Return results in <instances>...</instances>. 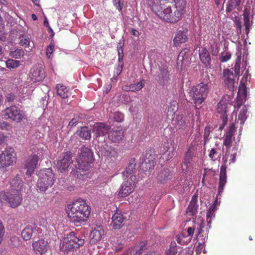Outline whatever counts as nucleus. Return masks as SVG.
<instances>
[{
	"label": "nucleus",
	"instance_id": "1",
	"mask_svg": "<svg viewBox=\"0 0 255 255\" xmlns=\"http://www.w3.org/2000/svg\"><path fill=\"white\" fill-rule=\"evenodd\" d=\"M68 216L70 221L74 223H81L89 218L91 213V207L86 201L79 198L68 207Z\"/></svg>",
	"mask_w": 255,
	"mask_h": 255
},
{
	"label": "nucleus",
	"instance_id": "2",
	"mask_svg": "<svg viewBox=\"0 0 255 255\" xmlns=\"http://www.w3.org/2000/svg\"><path fill=\"white\" fill-rule=\"evenodd\" d=\"M209 91L208 84L204 82L200 83L191 88L189 94L196 108L201 107V105L206 99Z\"/></svg>",
	"mask_w": 255,
	"mask_h": 255
},
{
	"label": "nucleus",
	"instance_id": "3",
	"mask_svg": "<svg viewBox=\"0 0 255 255\" xmlns=\"http://www.w3.org/2000/svg\"><path fill=\"white\" fill-rule=\"evenodd\" d=\"M185 12V7L174 4L171 5L165 10V13L162 14L161 20L170 23H175L179 21Z\"/></svg>",
	"mask_w": 255,
	"mask_h": 255
},
{
	"label": "nucleus",
	"instance_id": "4",
	"mask_svg": "<svg viewBox=\"0 0 255 255\" xmlns=\"http://www.w3.org/2000/svg\"><path fill=\"white\" fill-rule=\"evenodd\" d=\"M94 161L93 153L92 151L85 146H83L81 152L76 158L77 169L82 171H88L90 164Z\"/></svg>",
	"mask_w": 255,
	"mask_h": 255
},
{
	"label": "nucleus",
	"instance_id": "5",
	"mask_svg": "<svg viewBox=\"0 0 255 255\" xmlns=\"http://www.w3.org/2000/svg\"><path fill=\"white\" fill-rule=\"evenodd\" d=\"M55 180L54 174L50 169H46L41 173L38 181L37 187L40 191L45 192L49 188L51 187Z\"/></svg>",
	"mask_w": 255,
	"mask_h": 255
},
{
	"label": "nucleus",
	"instance_id": "6",
	"mask_svg": "<svg viewBox=\"0 0 255 255\" xmlns=\"http://www.w3.org/2000/svg\"><path fill=\"white\" fill-rule=\"evenodd\" d=\"M21 192L16 191H5L0 192V202L6 201L8 203L10 206L13 208L20 206L22 201V195Z\"/></svg>",
	"mask_w": 255,
	"mask_h": 255
},
{
	"label": "nucleus",
	"instance_id": "7",
	"mask_svg": "<svg viewBox=\"0 0 255 255\" xmlns=\"http://www.w3.org/2000/svg\"><path fill=\"white\" fill-rule=\"evenodd\" d=\"M16 153L14 149L8 147L0 154V168H6L16 162Z\"/></svg>",
	"mask_w": 255,
	"mask_h": 255
},
{
	"label": "nucleus",
	"instance_id": "8",
	"mask_svg": "<svg viewBox=\"0 0 255 255\" xmlns=\"http://www.w3.org/2000/svg\"><path fill=\"white\" fill-rule=\"evenodd\" d=\"M3 115L6 117L7 119H10L17 123L26 119L25 113L14 105L6 108L3 111Z\"/></svg>",
	"mask_w": 255,
	"mask_h": 255
},
{
	"label": "nucleus",
	"instance_id": "9",
	"mask_svg": "<svg viewBox=\"0 0 255 255\" xmlns=\"http://www.w3.org/2000/svg\"><path fill=\"white\" fill-rule=\"evenodd\" d=\"M136 180V176L132 175L126 181L123 182L119 191L118 195L121 197H125L132 193L135 187Z\"/></svg>",
	"mask_w": 255,
	"mask_h": 255
},
{
	"label": "nucleus",
	"instance_id": "10",
	"mask_svg": "<svg viewBox=\"0 0 255 255\" xmlns=\"http://www.w3.org/2000/svg\"><path fill=\"white\" fill-rule=\"evenodd\" d=\"M149 5L152 11L161 19L162 14L165 13V10L171 5L168 4V2H166L164 0H159L156 2H150Z\"/></svg>",
	"mask_w": 255,
	"mask_h": 255
},
{
	"label": "nucleus",
	"instance_id": "11",
	"mask_svg": "<svg viewBox=\"0 0 255 255\" xmlns=\"http://www.w3.org/2000/svg\"><path fill=\"white\" fill-rule=\"evenodd\" d=\"M42 229L38 227L35 223L29 224L22 230L21 232V237L25 241H29L31 239L32 235L37 236L41 234Z\"/></svg>",
	"mask_w": 255,
	"mask_h": 255
},
{
	"label": "nucleus",
	"instance_id": "12",
	"mask_svg": "<svg viewBox=\"0 0 255 255\" xmlns=\"http://www.w3.org/2000/svg\"><path fill=\"white\" fill-rule=\"evenodd\" d=\"M32 249L36 255H44L50 248V246L47 240L39 239L33 241L32 243Z\"/></svg>",
	"mask_w": 255,
	"mask_h": 255
},
{
	"label": "nucleus",
	"instance_id": "13",
	"mask_svg": "<svg viewBox=\"0 0 255 255\" xmlns=\"http://www.w3.org/2000/svg\"><path fill=\"white\" fill-rule=\"evenodd\" d=\"M72 153L70 151L64 153L62 158L57 162L56 167L60 172L66 171L70 165L73 163Z\"/></svg>",
	"mask_w": 255,
	"mask_h": 255
},
{
	"label": "nucleus",
	"instance_id": "14",
	"mask_svg": "<svg viewBox=\"0 0 255 255\" xmlns=\"http://www.w3.org/2000/svg\"><path fill=\"white\" fill-rule=\"evenodd\" d=\"M155 154L151 150L146 151L145 158L140 165L142 170L146 171L153 169L155 165Z\"/></svg>",
	"mask_w": 255,
	"mask_h": 255
},
{
	"label": "nucleus",
	"instance_id": "15",
	"mask_svg": "<svg viewBox=\"0 0 255 255\" xmlns=\"http://www.w3.org/2000/svg\"><path fill=\"white\" fill-rule=\"evenodd\" d=\"M227 159L223 158V164L221 165L220 168V173L219 177V181L218 188V194H221L223 190L224 187L227 182V166L226 163Z\"/></svg>",
	"mask_w": 255,
	"mask_h": 255
},
{
	"label": "nucleus",
	"instance_id": "16",
	"mask_svg": "<svg viewBox=\"0 0 255 255\" xmlns=\"http://www.w3.org/2000/svg\"><path fill=\"white\" fill-rule=\"evenodd\" d=\"M225 85L230 91H234L235 84V76L233 71L229 69H224L222 77Z\"/></svg>",
	"mask_w": 255,
	"mask_h": 255
},
{
	"label": "nucleus",
	"instance_id": "17",
	"mask_svg": "<svg viewBox=\"0 0 255 255\" xmlns=\"http://www.w3.org/2000/svg\"><path fill=\"white\" fill-rule=\"evenodd\" d=\"M39 159V156L36 154H32L28 157L24 164V168L27 169L26 175L31 176L34 172Z\"/></svg>",
	"mask_w": 255,
	"mask_h": 255
},
{
	"label": "nucleus",
	"instance_id": "18",
	"mask_svg": "<svg viewBox=\"0 0 255 255\" xmlns=\"http://www.w3.org/2000/svg\"><path fill=\"white\" fill-rule=\"evenodd\" d=\"M157 82L161 85H167L170 80L169 72L167 66L160 67L156 76Z\"/></svg>",
	"mask_w": 255,
	"mask_h": 255
},
{
	"label": "nucleus",
	"instance_id": "19",
	"mask_svg": "<svg viewBox=\"0 0 255 255\" xmlns=\"http://www.w3.org/2000/svg\"><path fill=\"white\" fill-rule=\"evenodd\" d=\"M125 218L119 210L113 215L112 218L111 226L115 230H119L124 225Z\"/></svg>",
	"mask_w": 255,
	"mask_h": 255
},
{
	"label": "nucleus",
	"instance_id": "20",
	"mask_svg": "<svg viewBox=\"0 0 255 255\" xmlns=\"http://www.w3.org/2000/svg\"><path fill=\"white\" fill-rule=\"evenodd\" d=\"M189 54V50L184 49L179 54L177 59V68L182 70L184 68L188 63V56Z\"/></svg>",
	"mask_w": 255,
	"mask_h": 255
},
{
	"label": "nucleus",
	"instance_id": "21",
	"mask_svg": "<svg viewBox=\"0 0 255 255\" xmlns=\"http://www.w3.org/2000/svg\"><path fill=\"white\" fill-rule=\"evenodd\" d=\"M31 80L33 82L42 81L45 77L44 69L39 66L33 67L31 70Z\"/></svg>",
	"mask_w": 255,
	"mask_h": 255
},
{
	"label": "nucleus",
	"instance_id": "22",
	"mask_svg": "<svg viewBox=\"0 0 255 255\" xmlns=\"http://www.w3.org/2000/svg\"><path fill=\"white\" fill-rule=\"evenodd\" d=\"M124 130L121 127L113 128L109 133V138L113 142H118L124 137Z\"/></svg>",
	"mask_w": 255,
	"mask_h": 255
},
{
	"label": "nucleus",
	"instance_id": "23",
	"mask_svg": "<svg viewBox=\"0 0 255 255\" xmlns=\"http://www.w3.org/2000/svg\"><path fill=\"white\" fill-rule=\"evenodd\" d=\"M197 154L195 151V148L192 145L190 146L187 151L186 152L183 161L182 169L183 170H186L189 168V165L191 163V161L193 157Z\"/></svg>",
	"mask_w": 255,
	"mask_h": 255
},
{
	"label": "nucleus",
	"instance_id": "24",
	"mask_svg": "<svg viewBox=\"0 0 255 255\" xmlns=\"http://www.w3.org/2000/svg\"><path fill=\"white\" fill-rule=\"evenodd\" d=\"M110 129V127L109 126L100 123L94 126L93 128V131L96 134L97 136H104L108 133Z\"/></svg>",
	"mask_w": 255,
	"mask_h": 255
},
{
	"label": "nucleus",
	"instance_id": "25",
	"mask_svg": "<svg viewBox=\"0 0 255 255\" xmlns=\"http://www.w3.org/2000/svg\"><path fill=\"white\" fill-rule=\"evenodd\" d=\"M200 59L206 67L210 66L211 64V58L209 52L206 48L202 47L199 51Z\"/></svg>",
	"mask_w": 255,
	"mask_h": 255
},
{
	"label": "nucleus",
	"instance_id": "26",
	"mask_svg": "<svg viewBox=\"0 0 255 255\" xmlns=\"http://www.w3.org/2000/svg\"><path fill=\"white\" fill-rule=\"evenodd\" d=\"M71 237L70 232L65 237L63 238L62 242L61 243L60 245L61 251L65 252H68L74 249V246L72 244L73 242L71 240L70 241V239Z\"/></svg>",
	"mask_w": 255,
	"mask_h": 255
},
{
	"label": "nucleus",
	"instance_id": "27",
	"mask_svg": "<svg viewBox=\"0 0 255 255\" xmlns=\"http://www.w3.org/2000/svg\"><path fill=\"white\" fill-rule=\"evenodd\" d=\"M10 185L11 191L21 192L22 191L24 184L20 176L17 175L11 179Z\"/></svg>",
	"mask_w": 255,
	"mask_h": 255
},
{
	"label": "nucleus",
	"instance_id": "28",
	"mask_svg": "<svg viewBox=\"0 0 255 255\" xmlns=\"http://www.w3.org/2000/svg\"><path fill=\"white\" fill-rule=\"evenodd\" d=\"M172 172L169 169H166L160 171L157 178L159 182L164 184L172 179Z\"/></svg>",
	"mask_w": 255,
	"mask_h": 255
},
{
	"label": "nucleus",
	"instance_id": "29",
	"mask_svg": "<svg viewBox=\"0 0 255 255\" xmlns=\"http://www.w3.org/2000/svg\"><path fill=\"white\" fill-rule=\"evenodd\" d=\"M103 234L104 230L100 227L92 230L90 235V242L95 244L99 242L102 239Z\"/></svg>",
	"mask_w": 255,
	"mask_h": 255
},
{
	"label": "nucleus",
	"instance_id": "30",
	"mask_svg": "<svg viewBox=\"0 0 255 255\" xmlns=\"http://www.w3.org/2000/svg\"><path fill=\"white\" fill-rule=\"evenodd\" d=\"M187 39L186 32L181 30L178 31L173 39L174 45L178 46L179 44L185 42Z\"/></svg>",
	"mask_w": 255,
	"mask_h": 255
},
{
	"label": "nucleus",
	"instance_id": "31",
	"mask_svg": "<svg viewBox=\"0 0 255 255\" xmlns=\"http://www.w3.org/2000/svg\"><path fill=\"white\" fill-rule=\"evenodd\" d=\"M197 199L198 195L196 194H194L187 209V212L191 213V215H194L197 213L198 208Z\"/></svg>",
	"mask_w": 255,
	"mask_h": 255
},
{
	"label": "nucleus",
	"instance_id": "32",
	"mask_svg": "<svg viewBox=\"0 0 255 255\" xmlns=\"http://www.w3.org/2000/svg\"><path fill=\"white\" fill-rule=\"evenodd\" d=\"M56 90L57 94L63 99H66L69 96V90L63 84H57Z\"/></svg>",
	"mask_w": 255,
	"mask_h": 255
},
{
	"label": "nucleus",
	"instance_id": "33",
	"mask_svg": "<svg viewBox=\"0 0 255 255\" xmlns=\"http://www.w3.org/2000/svg\"><path fill=\"white\" fill-rule=\"evenodd\" d=\"M217 112L222 115V118L224 116L227 118L228 105L224 101H221L217 105Z\"/></svg>",
	"mask_w": 255,
	"mask_h": 255
},
{
	"label": "nucleus",
	"instance_id": "34",
	"mask_svg": "<svg viewBox=\"0 0 255 255\" xmlns=\"http://www.w3.org/2000/svg\"><path fill=\"white\" fill-rule=\"evenodd\" d=\"M71 234L72 237L70 238V241L73 242L72 244L74 246V249H78L84 244L85 241L83 239L79 238L75 236L73 232H71Z\"/></svg>",
	"mask_w": 255,
	"mask_h": 255
},
{
	"label": "nucleus",
	"instance_id": "35",
	"mask_svg": "<svg viewBox=\"0 0 255 255\" xmlns=\"http://www.w3.org/2000/svg\"><path fill=\"white\" fill-rule=\"evenodd\" d=\"M241 0H230L227 7V11L231 12L234 9H240Z\"/></svg>",
	"mask_w": 255,
	"mask_h": 255
},
{
	"label": "nucleus",
	"instance_id": "36",
	"mask_svg": "<svg viewBox=\"0 0 255 255\" xmlns=\"http://www.w3.org/2000/svg\"><path fill=\"white\" fill-rule=\"evenodd\" d=\"M178 249H181L180 251L182 250V248L178 247L175 242H172L169 246V249L166 251L165 255H176L178 253Z\"/></svg>",
	"mask_w": 255,
	"mask_h": 255
},
{
	"label": "nucleus",
	"instance_id": "37",
	"mask_svg": "<svg viewBox=\"0 0 255 255\" xmlns=\"http://www.w3.org/2000/svg\"><path fill=\"white\" fill-rule=\"evenodd\" d=\"M178 137H175L174 134L170 135L169 138L167 140L166 147L167 149L170 148L171 146V148L173 150H175L177 145V139Z\"/></svg>",
	"mask_w": 255,
	"mask_h": 255
},
{
	"label": "nucleus",
	"instance_id": "38",
	"mask_svg": "<svg viewBox=\"0 0 255 255\" xmlns=\"http://www.w3.org/2000/svg\"><path fill=\"white\" fill-rule=\"evenodd\" d=\"M79 136L83 139L87 140L91 138V133L88 127H84L79 131Z\"/></svg>",
	"mask_w": 255,
	"mask_h": 255
},
{
	"label": "nucleus",
	"instance_id": "39",
	"mask_svg": "<svg viewBox=\"0 0 255 255\" xmlns=\"http://www.w3.org/2000/svg\"><path fill=\"white\" fill-rule=\"evenodd\" d=\"M20 65V61L12 59H8L6 61V66L8 69H15Z\"/></svg>",
	"mask_w": 255,
	"mask_h": 255
},
{
	"label": "nucleus",
	"instance_id": "40",
	"mask_svg": "<svg viewBox=\"0 0 255 255\" xmlns=\"http://www.w3.org/2000/svg\"><path fill=\"white\" fill-rule=\"evenodd\" d=\"M209 156L212 161H215L220 159L221 153L218 151L217 148H213L210 151Z\"/></svg>",
	"mask_w": 255,
	"mask_h": 255
},
{
	"label": "nucleus",
	"instance_id": "41",
	"mask_svg": "<svg viewBox=\"0 0 255 255\" xmlns=\"http://www.w3.org/2000/svg\"><path fill=\"white\" fill-rule=\"evenodd\" d=\"M247 108L244 106L239 113L238 120L241 121L240 124L243 125L247 119Z\"/></svg>",
	"mask_w": 255,
	"mask_h": 255
},
{
	"label": "nucleus",
	"instance_id": "42",
	"mask_svg": "<svg viewBox=\"0 0 255 255\" xmlns=\"http://www.w3.org/2000/svg\"><path fill=\"white\" fill-rule=\"evenodd\" d=\"M24 54V51L22 49L17 48L14 51H11L9 52V56L14 58L18 59L23 56Z\"/></svg>",
	"mask_w": 255,
	"mask_h": 255
},
{
	"label": "nucleus",
	"instance_id": "43",
	"mask_svg": "<svg viewBox=\"0 0 255 255\" xmlns=\"http://www.w3.org/2000/svg\"><path fill=\"white\" fill-rule=\"evenodd\" d=\"M19 44L21 46L27 47L29 46L30 39L28 36L25 35H21L19 37Z\"/></svg>",
	"mask_w": 255,
	"mask_h": 255
},
{
	"label": "nucleus",
	"instance_id": "44",
	"mask_svg": "<svg viewBox=\"0 0 255 255\" xmlns=\"http://www.w3.org/2000/svg\"><path fill=\"white\" fill-rule=\"evenodd\" d=\"M124 67V61L123 60V55H120V61H119L118 65L117 66V67L116 68L114 73L115 75L117 76L120 75V74L122 73L123 68Z\"/></svg>",
	"mask_w": 255,
	"mask_h": 255
},
{
	"label": "nucleus",
	"instance_id": "45",
	"mask_svg": "<svg viewBox=\"0 0 255 255\" xmlns=\"http://www.w3.org/2000/svg\"><path fill=\"white\" fill-rule=\"evenodd\" d=\"M144 83L143 81H140L136 84H131L129 86V90L131 91H139L144 86Z\"/></svg>",
	"mask_w": 255,
	"mask_h": 255
},
{
	"label": "nucleus",
	"instance_id": "46",
	"mask_svg": "<svg viewBox=\"0 0 255 255\" xmlns=\"http://www.w3.org/2000/svg\"><path fill=\"white\" fill-rule=\"evenodd\" d=\"M204 221L202 219H198L197 222L196 223L195 226L197 225V229L198 231V236L200 235L203 231L204 228Z\"/></svg>",
	"mask_w": 255,
	"mask_h": 255
},
{
	"label": "nucleus",
	"instance_id": "47",
	"mask_svg": "<svg viewBox=\"0 0 255 255\" xmlns=\"http://www.w3.org/2000/svg\"><path fill=\"white\" fill-rule=\"evenodd\" d=\"M112 243L113 249L117 252L121 251L124 248L123 245L121 243L118 242V241H116V240H112Z\"/></svg>",
	"mask_w": 255,
	"mask_h": 255
},
{
	"label": "nucleus",
	"instance_id": "48",
	"mask_svg": "<svg viewBox=\"0 0 255 255\" xmlns=\"http://www.w3.org/2000/svg\"><path fill=\"white\" fill-rule=\"evenodd\" d=\"M205 242V238L202 240L201 242H199L198 245L196 247L195 252L196 255H199L202 250L204 248V244Z\"/></svg>",
	"mask_w": 255,
	"mask_h": 255
},
{
	"label": "nucleus",
	"instance_id": "49",
	"mask_svg": "<svg viewBox=\"0 0 255 255\" xmlns=\"http://www.w3.org/2000/svg\"><path fill=\"white\" fill-rule=\"evenodd\" d=\"M231 57V53L229 52H222L220 59L222 62H226L229 60Z\"/></svg>",
	"mask_w": 255,
	"mask_h": 255
},
{
	"label": "nucleus",
	"instance_id": "50",
	"mask_svg": "<svg viewBox=\"0 0 255 255\" xmlns=\"http://www.w3.org/2000/svg\"><path fill=\"white\" fill-rule=\"evenodd\" d=\"M184 238H185V236L183 234H179L176 236L177 242L181 245H186L189 242L188 240L185 241Z\"/></svg>",
	"mask_w": 255,
	"mask_h": 255
},
{
	"label": "nucleus",
	"instance_id": "51",
	"mask_svg": "<svg viewBox=\"0 0 255 255\" xmlns=\"http://www.w3.org/2000/svg\"><path fill=\"white\" fill-rule=\"evenodd\" d=\"M236 131V128L234 123H232L227 129L225 134L233 137Z\"/></svg>",
	"mask_w": 255,
	"mask_h": 255
},
{
	"label": "nucleus",
	"instance_id": "52",
	"mask_svg": "<svg viewBox=\"0 0 255 255\" xmlns=\"http://www.w3.org/2000/svg\"><path fill=\"white\" fill-rule=\"evenodd\" d=\"M146 243L142 242L140 244L139 248L138 249V247H134L132 248H135L136 249L135 255H140L143 251L146 249Z\"/></svg>",
	"mask_w": 255,
	"mask_h": 255
},
{
	"label": "nucleus",
	"instance_id": "53",
	"mask_svg": "<svg viewBox=\"0 0 255 255\" xmlns=\"http://www.w3.org/2000/svg\"><path fill=\"white\" fill-rule=\"evenodd\" d=\"M114 119L115 121L121 123L124 121V115L121 112H115L114 115Z\"/></svg>",
	"mask_w": 255,
	"mask_h": 255
},
{
	"label": "nucleus",
	"instance_id": "54",
	"mask_svg": "<svg viewBox=\"0 0 255 255\" xmlns=\"http://www.w3.org/2000/svg\"><path fill=\"white\" fill-rule=\"evenodd\" d=\"M232 142V137L225 134L224 138L223 145L227 147V148H230L231 143Z\"/></svg>",
	"mask_w": 255,
	"mask_h": 255
},
{
	"label": "nucleus",
	"instance_id": "55",
	"mask_svg": "<svg viewBox=\"0 0 255 255\" xmlns=\"http://www.w3.org/2000/svg\"><path fill=\"white\" fill-rule=\"evenodd\" d=\"M113 4L119 11L122 10L123 3L121 2V0H113Z\"/></svg>",
	"mask_w": 255,
	"mask_h": 255
},
{
	"label": "nucleus",
	"instance_id": "56",
	"mask_svg": "<svg viewBox=\"0 0 255 255\" xmlns=\"http://www.w3.org/2000/svg\"><path fill=\"white\" fill-rule=\"evenodd\" d=\"M177 125L180 127H178V128H186V124L184 121L182 120V117L180 116H178L177 118Z\"/></svg>",
	"mask_w": 255,
	"mask_h": 255
},
{
	"label": "nucleus",
	"instance_id": "57",
	"mask_svg": "<svg viewBox=\"0 0 255 255\" xmlns=\"http://www.w3.org/2000/svg\"><path fill=\"white\" fill-rule=\"evenodd\" d=\"M244 25L246 27V32L248 34L250 31V27L252 25V23L250 21V18H244Z\"/></svg>",
	"mask_w": 255,
	"mask_h": 255
},
{
	"label": "nucleus",
	"instance_id": "58",
	"mask_svg": "<svg viewBox=\"0 0 255 255\" xmlns=\"http://www.w3.org/2000/svg\"><path fill=\"white\" fill-rule=\"evenodd\" d=\"M54 49V45L52 43L49 44L46 50V55L48 58H50Z\"/></svg>",
	"mask_w": 255,
	"mask_h": 255
},
{
	"label": "nucleus",
	"instance_id": "59",
	"mask_svg": "<svg viewBox=\"0 0 255 255\" xmlns=\"http://www.w3.org/2000/svg\"><path fill=\"white\" fill-rule=\"evenodd\" d=\"M9 125L4 121H0V129L7 130Z\"/></svg>",
	"mask_w": 255,
	"mask_h": 255
},
{
	"label": "nucleus",
	"instance_id": "60",
	"mask_svg": "<svg viewBox=\"0 0 255 255\" xmlns=\"http://www.w3.org/2000/svg\"><path fill=\"white\" fill-rule=\"evenodd\" d=\"M195 227H189L187 229V234L188 236L189 237L188 240V241L190 242L192 237L194 234V230H195Z\"/></svg>",
	"mask_w": 255,
	"mask_h": 255
},
{
	"label": "nucleus",
	"instance_id": "61",
	"mask_svg": "<svg viewBox=\"0 0 255 255\" xmlns=\"http://www.w3.org/2000/svg\"><path fill=\"white\" fill-rule=\"evenodd\" d=\"M210 135V130L209 129L206 128L204 130V144L205 145L208 140L209 136Z\"/></svg>",
	"mask_w": 255,
	"mask_h": 255
},
{
	"label": "nucleus",
	"instance_id": "62",
	"mask_svg": "<svg viewBox=\"0 0 255 255\" xmlns=\"http://www.w3.org/2000/svg\"><path fill=\"white\" fill-rule=\"evenodd\" d=\"M213 216H214V212L208 209L206 215V219L208 224L210 223L211 218Z\"/></svg>",
	"mask_w": 255,
	"mask_h": 255
},
{
	"label": "nucleus",
	"instance_id": "63",
	"mask_svg": "<svg viewBox=\"0 0 255 255\" xmlns=\"http://www.w3.org/2000/svg\"><path fill=\"white\" fill-rule=\"evenodd\" d=\"M15 99V96L13 94H8L6 96L5 101L8 102H11L14 101Z\"/></svg>",
	"mask_w": 255,
	"mask_h": 255
},
{
	"label": "nucleus",
	"instance_id": "64",
	"mask_svg": "<svg viewBox=\"0 0 255 255\" xmlns=\"http://www.w3.org/2000/svg\"><path fill=\"white\" fill-rule=\"evenodd\" d=\"M135 248H129L124 255H135Z\"/></svg>",
	"mask_w": 255,
	"mask_h": 255
}]
</instances>
